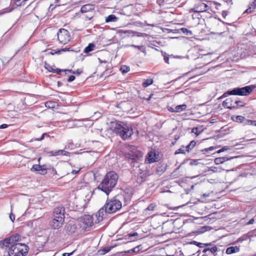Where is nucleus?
I'll list each match as a JSON object with an SVG mask.
<instances>
[{
    "mask_svg": "<svg viewBox=\"0 0 256 256\" xmlns=\"http://www.w3.org/2000/svg\"><path fill=\"white\" fill-rule=\"evenodd\" d=\"M121 208L122 202L120 200L116 198H114L110 200H108L104 206L95 215L96 220L94 222L96 224L99 223L102 220L103 217L105 214L114 213L117 210H120Z\"/></svg>",
    "mask_w": 256,
    "mask_h": 256,
    "instance_id": "1",
    "label": "nucleus"
},
{
    "mask_svg": "<svg viewBox=\"0 0 256 256\" xmlns=\"http://www.w3.org/2000/svg\"><path fill=\"white\" fill-rule=\"evenodd\" d=\"M118 179V176L114 171H110L104 176L98 186V189L108 195L115 188Z\"/></svg>",
    "mask_w": 256,
    "mask_h": 256,
    "instance_id": "2",
    "label": "nucleus"
},
{
    "mask_svg": "<svg viewBox=\"0 0 256 256\" xmlns=\"http://www.w3.org/2000/svg\"><path fill=\"white\" fill-rule=\"evenodd\" d=\"M112 131L123 140L130 138L133 134L132 126L124 122L120 121L112 122Z\"/></svg>",
    "mask_w": 256,
    "mask_h": 256,
    "instance_id": "3",
    "label": "nucleus"
},
{
    "mask_svg": "<svg viewBox=\"0 0 256 256\" xmlns=\"http://www.w3.org/2000/svg\"><path fill=\"white\" fill-rule=\"evenodd\" d=\"M9 256H25L28 251V247L24 244H17L9 246Z\"/></svg>",
    "mask_w": 256,
    "mask_h": 256,
    "instance_id": "4",
    "label": "nucleus"
},
{
    "mask_svg": "<svg viewBox=\"0 0 256 256\" xmlns=\"http://www.w3.org/2000/svg\"><path fill=\"white\" fill-rule=\"evenodd\" d=\"M254 88V86H248L242 88H236L231 90H228L223 94L222 97H226L228 95L248 96Z\"/></svg>",
    "mask_w": 256,
    "mask_h": 256,
    "instance_id": "5",
    "label": "nucleus"
},
{
    "mask_svg": "<svg viewBox=\"0 0 256 256\" xmlns=\"http://www.w3.org/2000/svg\"><path fill=\"white\" fill-rule=\"evenodd\" d=\"M21 236L19 234H16L10 237L0 241V246L2 248L9 247L10 246L20 244L18 242L20 240Z\"/></svg>",
    "mask_w": 256,
    "mask_h": 256,
    "instance_id": "6",
    "label": "nucleus"
},
{
    "mask_svg": "<svg viewBox=\"0 0 256 256\" xmlns=\"http://www.w3.org/2000/svg\"><path fill=\"white\" fill-rule=\"evenodd\" d=\"M58 39L59 42L62 44H67L70 39L69 32L64 28H60L57 33Z\"/></svg>",
    "mask_w": 256,
    "mask_h": 256,
    "instance_id": "7",
    "label": "nucleus"
},
{
    "mask_svg": "<svg viewBox=\"0 0 256 256\" xmlns=\"http://www.w3.org/2000/svg\"><path fill=\"white\" fill-rule=\"evenodd\" d=\"M65 208L61 205L54 208L53 211V217L62 218V220H64L65 218Z\"/></svg>",
    "mask_w": 256,
    "mask_h": 256,
    "instance_id": "8",
    "label": "nucleus"
},
{
    "mask_svg": "<svg viewBox=\"0 0 256 256\" xmlns=\"http://www.w3.org/2000/svg\"><path fill=\"white\" fill-rule=\"evenodd\" d=\"M208 6L202 1L198 2L192 9L195 12H206L208 10Z\"/></svg>",
    "mask_w": 256,
    "mask_h": 256,
    "instance_id": "9",
    "label": "nucleus"
},
{
    "mask_svg": "<svg viewBox=\"0 0 256 256\" xmlns=\"http://www.w3.org/2000/svg\"><path fill=\"white\" fill-rule=\"evenodd\" d=\"M64 222V220H62V218H53L52 220L50 222V225L53 229H58L60 228Z\"/></svg>",
    "mask_w": 256,
    "mask_h": 256,
    "instance_id": "10",
    "label": "nucleus"
},
{
    "mask_svg": "<svg viewBox=\"0 0 256 256\" xmlns=\"http://www.w3.org/2000/svg\"><path fill=\"white\" fill-rule=\"evenodd\" d=\"M66 232L68 234L74 233L77 230V226L73 221L68 222L65 227Z\"/></svg>",
    "mask_w": 256,
    "mask_h": 256,
    "instance_id": "11",
    "label": "nucleus"
},
{
    "mask_svg": "<svg viewBox=\"0 0 256 256\" xmlns=\"http://www.w3.org/2000/svg\"><path fill=\"white\" fill-rule=\"evenodd\" d=\"M94 219L92 216L85 215L82 218V222L84 224L86 228L88 227H91L94 225Z\"/></svg>",
    "mask_w": 256,
    "mask_h": 256,
    "instance_id": "12",
    "label": "nucleus"
},
{
    "mask_svg": "<svg viewBox=\"0 0 256 256\" xmlns=\"http://www.w3.org/2000/svg\"><path fill=\"white\" fill-rule=\"evenodd\" d=\"M95 6L94 4H88L82 6L80 8L82 13H94Z\"/></svg>",
    "mask_w": 256,
    "mask_h": 256,
    "instance_id": "13",
    "label": "nucleus"
},
{
    "mask_svg": "<svg viewBox=\"0 0 256 256\" xmlns=\"http://www.w3.org/2000/svg\"><path fill=\"white\" fill-rule=\"evenodd\" d=\"M140 156V153L138 151L136 150V152H132L130 153H128L126 157L130 160H131L130 162L132 164L136 162L138 158Z\"/></svg>",
    "mask_w": 256,
    "mask_h": 256,
    "instance_id": "14",
    "label": "nucleus"
},
{
    "mask_svg": "<svg viewBox=\"0 0 256 256\" xmlns=\"http://www.w3.org/2000/svg\"><path fill=\"white\" fill-rule=\"evenodd\" d=\"M177 34H183L187 36H192V32L186 28H177Z\"/></svg>",
    "mask_w": 256,
    "mask_h": 256,
    "instance_id": "15",
    "label": "nucleus"
},
{
    "mask_svg": "<svg viewBox=\"0 0 256 256\" xmlns=\"http://www.w3.org/2000/svg\"><path fill=\"white\" fill-rule=\"evenodd\" d=\"M232 100L228 98L222 102V106L225 108H228L229 109L234 108L236 106H232L231 104Z\"/></svg>",
    "mask_w": 256,
    "mask_h": 256,
    "instance_id": "16",
    "label": "nucleus"
},
{
    "mask_svg": "<svg viewBox=\"0 0 256 256\" xmlns=\"http://www.w3.org/2000/svg\"><path fill=\"white\" fill-rule=\"evenodd\" d=\"M232 119L234 122H243L244 124H246V120H248L242 116H234L232 117Z\"/></svg>",
    "mask_w": 256,
    "mask_h": 256,
    "instance_id": "17",
    "label": "nucleus"
},
{
    "mask_svg": "<svg viewBox=\"0 0 256 256\" xmlns=\"http://www.w3.org/2000/svg\"><path fill=\"white\" fill-rule=\"evenodd\" d=\"M240 250V248L238 246H231L226 248V254H232L236 252H238Z\"/></svg>",
    "mask_w": 256,
    "mask_h": 256,
    "instance_id": "18",
    "label": "nucleus"
},
{
    "mask_svg": "<svg viewBox=\"0 0 256 256\" xmlns=\"http://www.w3.org/2000/svg\"><path fill=\"white\" fill-rule=\"evenodd\" d=\"M256 8V0H254L252 2L249 4L248 8H247L243 14L245 13H250Z\"/></svg>",
    "mask_w": 256,
    "mask_h": 256,
    "instance_id": "19",
    "label": "nucleus"
},
{
    "mask_svg": "<svg viewBox=\"0 0 256 256\" xmlns=\"http://www.w3.org/2000/svg\"><path fill=\"white\" fill-rule=\"evenodd\" d=\"M50 72L56 73L58 74H60L62 72H64L65 74H66V72H72V70H60V68H51V70H50Z\"/></svg>",
    "mask_w": 256,
    "mask_h": 256,
    "instance_id": "20",
    "label": "nucleus"
},
{
    "mask_svg": "<svg viewBox=\"0 0 256 256\" xmlns=\"http://www.w3.org/2000/svg\"><path fill=\"white\" fill-rule=\"evenodd\" d=\"M155 156V153L150 152L148 154V157L147 158V160H147L149 163L154 162H156Z\"/></svg>",
    "mask_w": 256,
    "mask_h": 256,
    "instance_id": "21",
    "label": "nucleus"
},
{
    "mask_svg": "<svg viewBox=\"0 0 256 256\" xmlns=\"http://www.w3.org/2000/svg\"><path fill=\"white\" fill-rule=\"evenodd\" d=\"M118 20V18L114 14H110L106 18V22H116Z\"/></svg>",
    "mask_w": 256,
    "mask_h": 256,
    "instance_id": "22",
    "label": "nucleus"
},
{
    "mask_svg": "<svg viewBox=\"0 0 256 256\" xmlns=\"http://www.w3.org/2000/svg\"><path fill=\"white\" fill-rule=\"evenodd\" d=\"M196 144V142L194 140H192L186 147H184V148H186L187 152H190L195 146Z\"/></svg>",
    "mask_w": 256,
    "mask_h": 256,
    "instance_id": "23",
    "label": "nucleus"
},
{
    "mask_svg": "<svg viewBox=\"0 0 256 256\" xmlns=\"http://www.w3.org/2000/svg\"><path fill=\"white\" fill-rule=\"evenodd\" d=\"M210 251L212 254H213L214 256H216L215 253L218 250V248L216 246H214L211 248H204L203 250V252H206L207 251Z\"/></svg>",
    "mask_w": 256,
    "mask_h": 256,
    "instance_id": "24",
    "label": "nucleus"
},
{
    "mask_svg": "<svg viewBox=\"0 0 256 256\" xmlns=\"http://www.w3.org/2000/svg\"><path fill=\"white\" fill-rule=\"evenodd\" d=\"M112 248V247H111V246L105 247L104 248L99 250L98 252L100 255H104L106 254L109 252L111 250Z\"/></svg>",
    "mask_w": 256,
    "mask_h": 256,
    "instance_id": "25",
    "label": "nucleus"
},
{
    "mask_svg": "<svg viewBox=\"0 0 256 256\" xmlns=\"http://www.w3.org/2000/svg\"><path fill=\"white\" fill-rule=\"evenodd\" d=\"M95 47V45L94 44L90 43L85 48L84 50V52L88 53L91 51H92L94 48Z\"/></svg>",
    "mask_w": 256,
    "mask_h": 256,
    "instance_id": "26",
    "label": "nucleus"
},
{
    "mask_svg": "<svg viewBox=\"0 0 256 256\" xmlns=\"http://www.w3.org/2000/svg\"><path fill=\"white\" fill-rule=\"evenodd\" d=\"M42 168V166L38 164H34L32 166V168H30V170L32 172H39L40 168Z\"/></svg>",
    "mask_w": 256,
    "mask_h": 256,
    "instance_id": "27",
    "label": "nucleus"
},
{
    "mask_svg": "<svg viewBox=\"0 0 256 256\" xmlns=\"http://www.w3.org/2000/svg\"><path fill=\"white\" fill-rule=\"evenodd\" d=\"M153 82V80L152 78L146 80L142 83V86L144 88H146L148 86L152 84Z\"/></svg>",
    "mask_w": 256,
    "mask_h": 256,
    "instance_id": "28",
    "label": "nucleus"
},
{
    "mask_svg": "<svg viewBox=\"0 0 256 256\" xmlns=\"http://www.w3.org/2000/svg\"><path fill=\"white\" fill-rule=\"evenodd\" d=\"M156 207V205L154 204H150L145 210L144 211L146 212L148 211H153L155 208Z\"/></svg>",
    "mask_w": 256,
    "mask_h": 256,
    "instance_id": "29",
    "label": "nucleus"
},
{
    "mask_svg": "<svg viewBox=\"0 0 256 256\" xmlns=\"http://www.w3.org/2000/svg\"><path fill=\"white\" fill-rule=\"evenodd\" d=\"M130 70V68L129 67L126 66H122L120 68V70L122 71V73L126 74Z\"/></svg>",
    "mask_w": 256,
    "mask_h": 256,
    "instance_id": "30",
    "label": "nucleus"
},
{
    "mask_svg": "<svg viewBox=\"0 0 256 256\" xmlns=\"http://www.w3.org/2000/svg\"><path fill=\"white\" fill-rule=\"evenodd\" d=\"M186 108V105L184 104L177 106V112L182 111L183 110H185Z\"/></svg>",
    "mask_w": 256,
    "mask_h": 256,
    "instance_id": "31",
    "label": "nucleus"
},
{
    "mask_svg": "<svg viewBox=\"0 0 256 256\" xmlns=\"http://www.w3.org/2000/svg\"><path fill=\"white\" fill-rule=\"evenodd\" d=\"M56 153H57V156H58V155L68 156V152H66L64 150H56Z\"/></svg>",
    "mask_w": 256,
    "mask_h": 256,
    "instance_id": "32",
    "label": "nucleus"
},
{
    "mask_svg": "<svg viewBox=\"0 0 256 256\" xmlns=\"http://www.w3.org/2000/svg\"><path fill=\"white\" fill-rule=\"evenodd\" d=\"M129 46L135 48H138V50H140L142 52L144 51V47L143 46H136L134 44H132V45H128V46Z\"/></svg>",
    "mask_w": 256,
    "mask_h": 256,
    "instance_id": "33",
    "label": "nucleus"
},
{
    "mask_svg": "<svg viewBox=\"0 0 256 256\" xmlns=\"http://www.w3.org/2000/svg\"><path fill=\"white\" fill-rule=\"evenodd\" d=\"M26 0H16L14 1V4L16 6H22V3L24 2Z\"/></svg>",
    "mask_w": 256,
    "mask_h": 256,
    "instance_id": "34",
    "label": "nucleus"
},
{
    "mask_svg": "<svg viewBox=\"0 0 256 256\" xmlns=\"http://www.w3.org/2000/svg\"><path fill=\"white\" fill-rule=\"evenodd\" d=\"M246 125H252L256 126V120H246Z\"/></svg>",
    "mask_w": 256,
    "mask_h": 256,
    "instance_id": "35",
    "label": "nucleus"
},
{
    "mask_svg": "<svg viewBox=\"0 0 256 256\" xmlns=\"http://www.w3.org/2000/svg\"><path fill=\"white\" fill-rule=\"evenodd\" d=\"M190 244H195L196 246H198L199 248H203L204 246V244L197 242L196 241H192L190 242Z\"/></svg>",
    "mask_w": 256,
    "mask_h": 256,
    "instance_id": "36",
    "label": "nucleus"
},
{
    "mask_svg": "<svg viewBox=\"0 0 256 256\" xmlns=\"http://www.w3.org/2000/svg\"><path fill=\"white\" fill-rule=\"evenodd\" d=\"M132 250H134V249L132 248V249H130V250H128L121 252H120V254H122V256H124L126 254H132L134 253V251H132Z\"/></svg>",
    "mask_w": 256,
    "mask_h": 256,
    "instance_id": "37",
    "label": "nucleus"
},
{
    "mask_svg": "<svg viewBox=\"0 0 256 256\" xmlns=\"http://www.w3.org/2000/svg\"><path fill=\"white\" fill-rule=\"evenodd\" d=\"M47 172V170L46 168H44V166H42V168H40V170L38 172V174H42V175H44Z\"/></svg>",
    "mask_w": 256,
    "mask_h": 256,
    "instance_id": "38",
    "label": "nucleus"
},
{
    "mask_svg": "<svg viewBox=\"0 0 256 256\" xmlns=\"http://www.w3.org/2000/svg\"><path fill=\"white\" fill-rule=\"evenodd\" d=\"M94 16V13H88V15H84V19L85 20H91Z\"/></svg>",
    "mask_w": 256,
    "mask_h": 256,
    "instance_id": "39",
    "label": "nucleus"
},
{
    "mask_svg": "<svg viewBox=\"0 0 256 256\" xmlns=\"http://www.w3.org/2000/svg\"><path fill=\"white\" fill-rule=\"evenodd\" d=\"M46 106L48 107L49 108H54V102H46L45 104Z\"/></svg>",
    "mask_w": 256,
    "mask_h": 256,
    "instance_id": "40",
    "label": "nucleus"
},
{
    "mask_svg": "<svg viewBox=\"0 0 256 256\" xmlns=\"http://www.w3.org/2000/svg\"><path fill=\"white\" fill-rule=\"evenodd\" d=\"M199 164L198 161V160H191L190 162V166H196Z\"/></svg>",
    "mask_w": 256,
    "mask_h": 256,
    "instance_id": "41",
    "label": "nucleus"
},
{
    "mask_svg": "<svg viewBox=\"0 0 256 256\" xmlns=\"http://www.w3.org/2000/svg\"><path fill=\"white\" fill-rule=\"evenodd\" d=\"M228 150H229L228 146H224L222 147V148L218 150L217 151V153L219 154V153H220L222 152H223Z\"/></svg>",
    "mask_w": 256,
    "mask_h": 256,
    "instance_id": "42",
    "label": "nucleus"
},
{
    "mask_svg": "<svg viewBox=\"0 0 256 256\" xmlns=\"http://www.w3.org/2000/svg\"><path fill=\"white\" fill-rule=\"evenodd\" d=\"M192 132L195 134L196 136H198L200 134L198 128H194L192 130Z\"/></svg>",
    "mask_w": 256,
    "mask_h": 256,
    "instance_id": "43",
    "label": "nucleus"
},
{
    "mask_svg": "<svg viewBox=\"0 0 256 256\" xmlns=\"http://www.w3.org/2000/svg\"><path fill=\"white\" fill-rule=\"evenodd\" d=\"M184 146H182L181 148L178 150V152L177 151V154L181 153V154H185L186 151V148H184Z\"/></svg>",
    "mask_w": 256,
    "mask_h": 256,
    "instance_id": "44",
    "label": "nucleus"
},
{
    "mask_svg": "<svg viewBox=\"0 0 256 256\" xmlns=\"http://www.w3.org/2000/svg\"><path fill=\"white\" fill-rule=\"evenodd\" d=\"M214 162L216 164H222L220 157L216 158L214 159Z\"/></svg>",
    "mask_w": 256,
    "mask_h": 256,
    "instance_id": "45",
    "label": "nucleus"
},
{
    "mask_svg": "<svg viewBox=\"0 0 256 256\" xmlns=\"http://www.w3.org/2000/svg\"><path fill=\"white\" fill-rule=\"evenodd\" d=\"M140 246H141L140 245H139V246H135L134 248H133L134 249V253H136V252H138L140 251Z\"/></svg>",
    "mask_w": 256,
    "mask_h": 256,
    "instance_id": "46",
    "label": "nucleus"
},
{
    "mask_svg": "<svg viewBox=\"0 0 256 256\" xmlns=\"http://www.w3.org/2000/svg\"><path fill=\"white\" fill-rule=\"evenodd\" d=\"M214 146H210L208 148H206L204 150H202V152H208L209 150H214Z\"/></svg>",
    "mask_w": 256,
    "mask_h": 256,
    "instance_id": "47",
    "label": "nucleus"
},
{
    "mask_svg": "<svg viewBox=\"0 0 256 256\" xmlns=\"http://www.w3.org/2000/svg\"><path fill=\"white\" fill-rule=\"evenodd\" d=\"M50 54H51L52 55H54V54H60V51L58 50H52L50 52Z\"/></svg>",
    "mask_w": 256,
    "mask_h": 256,
    "instance_id": "48",
    "label": "nucleus"
},
{
    "mask_svg": "<svg viewBox=\"0 0 256 256\" xmlns=\"http://www.w3.org/2000/svg\"><path fill=\"white\" fill-rule=\"evenodd\" d=\"M218 170L217 168L216 167H210L208 168V172L212 171L214 172H216Z\"/></svg>",
    "mask_w": 256,
    "mask_h": 256,
    "instance_id": "49",
    "label": "nucleus"
},
{
    "mask_svg": "<svg viewBox=\"0 0 256 256\" xmlns=\"http://www.w3.org/2000/svg\"><path fill=\"white\" fill-rule=\"evenodd\" d=\"M235 104L240 106H244V104L240 100H236L235 102Z\"/></svg>",
    "mask_w": 256,
    "mask_h": 256,
    "instance_id": "50",
    "label": "nucleus"
},
{
    "mask_svg": "<svg viewBox=\"0 0 256 256\" xmlns=\"http://www.w3.org/2000/svg\"><path fill=\"white\" fill-rule=\"evenodd\" d=\"M60 51V54L62 52H67V51H70V48H64L58 50Z\"/></svg>",
    "mask_w": 256,
    "mask_h": 256,
    "instance_id": "51",
    "label": "nucleus"
},
{
    "mask_svg": "<svg viewBox=\"0 0 256 256\" xmlns=\"http://www.w3.org/2000/svg\"><path fill=\"white\" fill-rule=\"evenodd\" d=\"M75 79V76H71L69 77V78L68 79V82H72L73 80H74Z\"/></svg>",
    "mask_w": 256,
    "mask_h": 256,
    "instance_id": "52",
    "label": "nucleus"
},
{
    "mask_svg": "<svg viewBox=\"0 0 256 256\" xmlns=\"http://www.w3.org/2000/svg\"><path fill=\"white\" fill-rule=\"evenodd\" d=\"M156 2L160 6H161L164 4V0H157Z\"/></svg>",
    "mask_w": 256,
    "mask_h": 256,
    "instance_id": "53",
    "label": "nucleus"
},
{
    "mask_svg": "<svg viewBox=\"0 0 256 256\" xmlns=\"http://www.w3.org/2000/svg\"><path fill=\"white\" fill-rule=\"evenodd\" d=\"M222 163H224V162L228 160L229 158H228L227 157L224 156V157H220Z\"/></svg>",
    "mask_w": 256,
    "mask_h": 256,
    "instance_id": "54",
    "label": "nucleus"
},
{
    "mask_svg": "<svg viewBox=\"0 0 256 256\" xmlns=\"http://www.w3.org/2000/svg\"><path fill=\"white\" fill-rule=\"evenodd\" d=\"M222 163H224V162L228 160L229 158H228L227 157L224 156V157H220Z\"/></svg>",
    "mask_w": 256,
    "mask_h": 256,
    "instance_id": "55",
    "label": "nucleus"
},
{
    "mask_svg": "<svg viewBox=\"0 0 256 256\" xmlns=\"http://www.w3.org/2000/svg\"><path fill=\"white\" fill-rule=\"evenodd\" d=\"M164 170H163L162 168L160 170L159 169H157L156 170V174H161L164 172Z\"/></svg>",
    "mask_w": 256,
    "mask_h": 256,
    "instance_id": "56",
    "label": "nucleus"
},
{
    "mask_svg": "<svg viewBox=\"0 0 256 256\" xmlns=\"http://www.w3.org/2000/svg\"><path fill=\"white\" fill-rule=\"evenodd\" d=\"M254 218H252L249 220L248 222H247L246 224L250 225V224H253L254 223Z\"/></svg>",
    "mask_w": 256,
    "mask_h": 256,
    "instance_id": "57",
    "label": "nucleus"
},
{
    "mask_svg": "<svg viewBox=\"0 0 256 256\" xmlns=\"http://www.w3.org/2000/svg\"><path fill=\"white\" fill-rule=\"evenodd\" d=\"M52 156H57L56 150V151H50L48 152Z\"/></svg>",
    "mask_w": 256,
    "mask_h": 256,
    "instance_id": "58",
    "label": "nucleus"
},
{
    "mask_svg": "<svg viewBox=\"0 0 256 256\" xmlns=\"http://www.w3.org/2000/svg\"><path fill=\"white\" fill-rule=\"evenodd\" d=\"M128 236L130 238H131L132 236H138V234L137 232H134L132 234H128Z\"/></svg>",
    "mask_w": 256,
    "mask_h": 256,
    "instance_id": "59",
    "label": "nucleus"
},
{
    "mask_svg": "<svg viewBox=\"0 0 256 256\" xmlns=\"http://www.w3.org/2000/svg\"><path fill=\"white\" fill-rule=\"evenodd\" d=\"M73 252H70V253L65 252V253H64L62 254V256H70L72 254Z\"/></svg>",
    "mask_w": 256,
    "mask_h": 256,
    "instance_id": "60",
    "label": "nucleus"
},
{
    "mask_svg": "<svg viewBox=\"0 0 256 256\" xmlns=\"http://www.w3.org/2000/svg\"><path fill=\"white\" fill-rule=\"evenodd\" d=\"M168 60H169V58L168 56H164V60L166 63L169 64Z\"/></svg>",
    "mask_w": 256,
    "mask_h": 256,
    "instance_id": "61",
    "label": "nucleus"
},
{
    "mask_svg": "<svg viewBox=\"0 0 256 256\" xmlns=\"http://www.w3.org/2000/svg\"><path fill=\"white\" fill-rule=\"evenodd\" d=\"M80 169L76 170H72V173L73 174H76L78 173V172L80 171Z\"/></svg>",
    "mask_w": 256,
    "mask_h": 256,
    "instance_id": "62",
    "label": "nucleus"
},
{
    "mask_svg": "<svg viewBox=\"0 0 256 256\" xmlns=\"http://www.w3.org/2000/svg\"><path fill=\"white\" fill-rule=\"evenodd\" d=\"M8 127V124H2L0 126V128H5Z\"/></svg>",
    "mask_w": 256,
    "mask_h": 256,
    "instance_id": "63",
    "label": "nucleus"
},
{
    "mask_svg": "<svg viewBox=\"0 0 256 256\" xmlns=\"http://www.w3.org/2000/svg\"><path fill=\"white\" fill-rule=\"evenodd\" d=\"M10 217L12 221L14 222L15 219V216L14 215L11 214Z\"/></svg>",
    "mask_w": 256,
    "mask_h": 256,
    "instance_id": "64",
    "label": "nucleus"
}]
</instances>
